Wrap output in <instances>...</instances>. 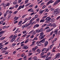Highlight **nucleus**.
I'll list each match as a JSON object with an SVG mask.
<instances>
[{
	"mask_svg": "<svg viewBox=\"0 0 60 60\" xmlns=\"http://www.w3.org/2000/svg\"><path fill=\"white\" fill-rule=\"evenodd\" d=\"M25 6V5H23V6L20 5V6L17 9V11H19V10L20 9H21V8H23Z\"/></svg>",
	"mask_w": 60,
	"mask_h": 60,
	"instance_id": "obj_4",
	"label": "nucleus"
},
{
	"mask_svg": "<svg viewBox=\"0 0 60 60\" xmlns=\"http://www.w3.org/2000/svg\"><path fill=\"white\" fill-rule=\"evenodd\" d=\"M39 20H40V18H38L36 20V21H37V22H39Z\"/></svg>",
	"mask_w": 60,
	"mask_h": 60,
	"instance_id": "obj_25",
	"label": "nucleus"
},
{
	"mask_svg": "<svg viewBox=\"0 0 60 60\" xmlns=\"http://www.w3.org/2000/svg\"><path fill=\"white\" fill-rule=\"evenodd\" d=\"M17 56L18 57H20L21 56V54H19L17 55Z\"/></svg>",
	"mask_w": 60,
	"mask_h": 60,
	"instance_id": "obj_54",
	"label": "nucleus"
},
{
	"mask_svg": "<svg viewBox=\"0 0 60 60\" xmlns=\"http://www.w3.org/2000/svg\"><path fill=\"white\" fill-rule=\"evenodd\" d=\"M43 31V29L42 28L41 29L39 30V32H42Z\"/></svg>",
	"mask_w": 60,
	"mask_h": 60,
	"instance_id": "obj_32",
	"label": "nucleus"
},
{
	"mask_svg": "<svg viewBox=\"0 0 60 60\" xmlns=\"http://www.w3.org/2000/svg\"><path fill=\"white\" fill-rule=\"evenodd\" d=\"M5 38V37H2L0 38V41H2V40H4V39Z\"/></svg>",
	"mask_w": 60,
	"mask_h": 60,
	"instance_id": "obj_16",
	"label": "nucleus"
},
{
	"mask_svg": "<svg viewBox=\"0 0 60 60\" xmlns=\"http://www.w3.org/2000/svg\"><path fill=\"white\" fill-rule=\"evenodd\" d=\"M39 32H40V30L39 29H38L36 30V33H38Z\"/></svg>",
	"mask_w": 60,
	"mask_h": 60,
	"instance_id": "obj_50",
	"label": "nucleus"
},
{
	"mask_svg": "<svg viewBox=\"0 0 60 60\" xmlns=\"http://www.w3.org/2000/svg\"><path fill=\"white\" fill-rule=\"evenodd\" d=\"M28 48V47L26 45H24L23 47H22V49H27Z\"/></svg>",
	"mask_w": 60,
	"mask_h": 60,
	"instance_id": "obj_10",
	"label": "nucleus"
},
{
	"mask_svg": "<svg viewBox=\"0 0 60 60\" xmlns=\"http://www.w3.org/2000/svg\"><path fill=\"white\" fill-rule=\"evenodd\" d=\"M40 42H40V41L39 42L38 41L36 42V44H39V43H40Z\"/></svg>",
	"mask_w": 60,
	"mask_h": 60,
	"instance_id": "obj_62",
	"label": "nucleus"
},
{
	"mask_svg": "<svg viewBox=\"0 0 60 60\" xmlns=\"http://www.w3.org/2000/svg\"><path fill=\"white\" fill-rule=\"evenodd\" d=\"M45 41V39L44 38L42 40L40 41V42L43 43V42H44Z\"/></svg>",
	"mask_w": 60,
	"mask_h": 60,
	"instance_id": "obj_17",
	"label": "nucleus"
},
{
	"mask_svg": "<svg viewBox=\"0 0 60 60\" xmlns=\"http://www.w3.org/2000/svg\"><path fill=\"white\" fill-rule=\"evenodd\" d=\"M32 49L33 51H34L36 50L34 48H33Z\"/></svg>",
	"mask_w": 60,
	"mask_h": 60,
	"instance_id": "obj_45",
	"label": "nucleus"
},
{
	"mask_svg": "<svg viewBox=\"0 0 60 60\" xmlns=\"http://www.w3.org/2000/svg\"><path fill=\"white\" fill-rule=\"evenodd\" d=\"M22 21H20L18 23V25H20V24H21V23H22Z\"/></svg>",
	"mask_w": 60,
	"mask_h": 60,
	"instance_id": "obj_43",
	"label": "nucleus"
},
{
	"mask_svg": "<svg viewBox=\"0 0 60 60\" xmlns=\"http://www.w3.org/2000/svg\"><path fill=\"white\" fill-rule=\"evenodd\" d=\"M4 31L0 32V34H3L4 33Z\"/></svg>",
	"mask_w": 60,
	"mask_h": 60,
	"instance_id": "obj_35",
	"label": "nucleus"
},
{
	"mask_svg": "<svg viewBox=\"0 0 60 60\" xmlns=\"http://www.w3.org/2000/svg\"><path fill=\"white\" fill-rule=\"evenodd\" d=\"M40 25L39 24H36L34 26V28H35V27H38Z\"/></svg>",
	"mask_w": 60,
	"mask_h": 60,
	"instance_id": "obj_13",
	"label": "nucleus"
},
{
	"mask_svg": "<svg viewBox=\"0 0 60 60\" xmlns=\"http://www.w3.org/2000/svg\"><path fill=\"white\" fill-rule=\"evenodd\" d=\"M49 10H50L51 11H53L54 10V8H49Z\"/></svg>",
	"mask_w": 60,
	"mask_h": 60,
	"instance_id": "obj_19",
	"label": "nucleus"
},
{
	"mask_svg": "<svg viewBox=\"0 0 60 60\" xmlns=\"http://www.w3.org/2000/svg\"><path fill=\"white\" fill-rule=\"evenodd\" d=\"M17 37V34H15L13 36V37L12 38V39L11 40V42H13V41L15 40V39H16V38Z\"/></svg>",
	"mask_w": 60,
	"mask_h": 60,
	"instance_id": "obj_2",
	"label": "nucleus"
},
{
	"mask_svg": "<svg viewBox=\"0 0 60 60\" xmlns=\"http://www.w3.org/2000/svg\"><path fill=\"white\" fill-rule=\"evenodd\" d=\"M60 11V9L59 8H57L56 9L54 10V13L56 14H58L59 13V12Z\"/></svg>",
	"mask_w": 60,
	"mask_h": 60,
	"instance_id": "obj_3",
	"label": "nucleus"
},
{
	"mask_svg": "<svg viewBox=\"0 0 60 60\" xmlns=\"http://www.w3.org/2000/svg\"><path fill=\"white\" fill-rule=\"evenodd\" d=\"M47 49L46 48H44L43 49L41 50V52H43V51H45V52L46 51Z\"/></svg>",
	"mask_w": 60,
	"mask_h": 60,
	"instance_id": "obj_14",
	"label": "nucleus"
},
{
	"mask_svg": "<svg viewBox=\"0 0 60 60\" xmlns=\"http://www.w3.org/2000/svg\"><path fill=\"white\" fill-rule=\"evenodd\" d=\"M33 21V19H31L30 21V23H29V24L30 25H31L32 23V21Z\"/></svg>",
	"mask_w": 60,
	"mask_h": 60,
	"instance_id": "obj_23",
	"label": "nucleus"
},
{
	"mask_svg": "<svg viewBox=\"0 0 60 60\" xmlns=\"http://www.w3.org/2000/svg\"><path fill=\"white\" fill-rule=\"evenodd\" d=\"M53 26V27H54H54H56V23H53L51 25V26Z\"/></svg>",
	"mask_w": 60,
	"mask_h": 60,
	"instance_id": "obj_7",
	"label": "nucleus"
},
{
	"mask_svg": "<svg viewBox=\"0 0 60 60\" xmlns=\"http://www.w3.org/2000/svg\"><path fill=\"white\" fill-rule=\"evenodd\" d=\"M44 11V10L41 11L40 12V13H41V14H42V13H43V12Z\"/></svg>",
	"mask_w": 60,
	"mask_h": 60,
	"instance_id": "obj_55",
	"label": "nucleus"
},
{
	"mask_svg": "<svg viewBox=\"0 0 60 60\" xmlns=\"http://www.w3.org/2000/svg\"><path fill=\"white\" fill-rule=\"evenodd\" d=\"M49 48H48L47 49H46L47 50H46V51L45 52V53H47L48 51H49Z\"/></svg>",
	"mask_w": 60,
	"mask_h": 60,
	"instance_id": "obj_28",
	"label": "nucleus"
},
{
	"mask_svg": "<svg viewBox=\"0 0 60 60\" xmlns=\"http://www.w3.org/2000/svg\"><path fill=\"white\" fill-rule=\"evenodd\" d=\"M16 51H14V52H13V54L14 55H15L16 53Z\"/></svg>",
	"mask_w": 60,
	"mask_h": 60,
	"instance_id": "obj_48",
	"label": "nucleus"
},
{
	"mask_svg": "<svg viewBox=\"0 0 60 60\" xmlns=\"http://www.w3.org/2000/svg\"><path fill=\"white\" fill-rule=\"evenodd\" d=\"M46 55H45L44 56H42V58H45L46 57Z\"/></svg>",
	"mask_w": 60,
	"mask_h": 60,
	"instance_id": "obj_60",
	"label": "nucleus"
},
{
	"mask_svg": "<svg viewBox=\"0 0 60 60\" xmlns=\"http://www.w3.org/2000/svg\"><path fill=\"white\" fill-rule=\"evenodd\" d=\"M37 45L38 46H41V44L40 42L38 44H37Z\"/></svg>",
	"mask_w": 60,
	"mask_h": 60,
	"instance_id": "obj_30",
	"label": "nucleus"
},
{
	"mask_svg": "<svg viewBox=\"0 0 60 60\" xmlns=\"http://www.w3.org/2000/svg\"><path fill=\"white\" fill-rule=\"evenodd\" d=\"M3 6L4 8H5V7H6V4H4Z\"/></svg>",
	"mask_w": 60,
	"mask_h": 60,
	"instance_id": "obj_53",
	"label": "nucleus"
},
{
	"mask_svg": "<svg viewBox=\"0 0 60 60\" xmlns=\"http://www.w3.org/2000/svg\"><path fill=\"white\" fill-rule=\"evenodd\" d=\"M10 5V3H8L6 4V6H8Z\"/></svg>",
	"mask_w": 60,
	"mask_h": 60,
	"instance_id": "obj_38",
	"label": "nucleus"
},
{
	"mask_svg": "<svg viewBox=\"0 0 60 60\" xmlns=\"http://www.w3.org/2000/svg\"><path fill=\"white\" fill-rule=\"evenodd\" d=\"M31 4V3H29L28 4H27L25 6L26 7H27V6H28V5H29V4Z\"/></svg>",
	"mask_w": 60,
	"mask_h": 60,
	"instance_id": "obj_61",
	"label": "nucleus"
},
{
	"mask_svg": "<svg viewBox=\"0 0 60 60\" xmlns=\"http://www.w3.org/2000/svg\"><path fill=\"white\" fill-rule=\"evenodd\" d=\"M51 19V18H50L49 17H47L45 19L46 20H48V21H49Z\"/></svg>",
	"mask_w": 60,
	"mask_h": 60,
	"instance_id": "obj_8",
	"label": "nucleus"
},
{
	"mask_svg": "<svg viewBox=\"0 0 60 60\" xmlns=\"http://www.w3.org/2000/svg\"><path fill=\"white\" fill-rule=\"evenodd\" d=\"M32 34H33L34 35H35V34H36V33L35 32V31L33 30Z\"/></svg>",
	"mask_w": 60,
	"mask_h": 60,
	"instance_id": "obj_29",
	"label": "nucleus"
},
{
	"mask_svg": "<svg viewBox=\"0 0 60 60\" xmlns=\"http://www.w3.org/2000/svg\"><path fill=\"white\" fill-rule=\"evenodd\" d=\"M26 34H25L24 35H23L22 36V37H23V38H24V37H26Z\"/></svg>",
	"mask_w": 60,
	"mask_h": 60,
	"instance_id": "obj_59",
	"label": "nucleus"
},
{
	"mask_svg": "<svg viewBox=\"0 0 60 60\" xmlns=\"http://www.w3.org/2000/svg\"><path fill=\"white\" fill-rule=\"evenodd\" d=\"M16 44L15 43H14L13 44H12V46H13V47H14V46H15V45H16Z\"/></svg>",
	"mask_w": 60,
	"mask_h": 60,
	"instance_id": "obj_47",
	"label": "nucleus"
},
{
	"mask_svg": "<svg viewBox=\"0 0 60 60\" xmlns=\"http://www.w3.org/2000/svg\"><path fill=\"white\" fill-rule=\"evenodd\" d=\"M27 14H26L23 15V16H22V18H24L25 17H26V15H27Z\"/></svg>",
	"mask_w": 60,
	"mask_h": 60,
	"instance_id": "obj_33",
	"label": "nucleus"
},
{
	"mask_svg": "<svg viewBox=\"0 0 60 60\" xmlns=\"http://www.w3.org/2000/svg\"><path fill=\"white\" fill-rule=\"evenodd\" d=\"M47 16H48L47 15L45 16H44L43 18H42V19H45V18H46Z\"/></svg>",
	"mask_w": 60,
	"mask_h": 60,
	"instance_id": "obj_44",
	"label": "nucleus"
},
{
	"mask_svg": "<svg viewBox=\"0 0 60 60\" xmlns=\"http://www.w3.org/2000/svg\"><path fill=\"white\" fill-rule=\"evenodd\" d=\"M60 18V16H58L56 18V19L57 20H58V19H59Z\"/></svg>",
	"mask_w": 60,
	"mask_h": 60,
	"instance_id": "obj_57",
	"label": "nucleus"
},
{
	"mask_svg": "<svg viewBox=\"0 0 60 60\" xmlns=\"http://www.w3.org/2000/svg\"><path fill=\"white\" fill-rule=\"evenodd\" d=\"M29 41V38L27 39L25 41V42L24 43H26L27 42H28V41Z\"/></svg>",
	"mask_w": 60,
	"mask_h": 60,
	"instance_id": "obj_18",
	"label": "nucleus"
},
{
	"mask_svg": "<svg viewBox=\"0 0 60 60\" xmlns=\"http://www.w3.org/2000/svg\"><path fill=\"white\" fill-rule=\"evenodd\" d=\"M51 31V30H50V28H48V29H47V33H48Z\"/></svg>",
	"mask_w": 60,
	"mask_h": 60,
	"instance_id": "obj_27",
	"label": "nucleus"
},
{
	"mask_svg": "<svg viewBox=\"0 0 60 60\" xmlns=\"http://www.w3.org/2000/svg\"><path fill=\"white\" fill-rule=\"evenodd\" d=\"M58 29H56L54 30V32L55 34H57V33H58Z\"/></svg>",
	"mask_w": 60,
	"mask_h": 60,
	"instance_id": "obj_15",
	"label": "nucleus"
},
{
	"mask_svg": "<svg viewBox=\"0 0 60 60\" xmlns=\"http://www.w3.org/2000/svg\"><path fill=\"white\" fill-rule=\"evenodd\" d=\"M48 41H46L45 42L44 45L45 46H47V45H48Z\"/></svg>",
	"mask_w": 60,
	"mask_h": 60,
	"instance_id": "obj_11",
	"label": "nucleus"
},
{
	"mask_svg": "<svg viewBox=\"0 0 60 60\" xmlns=\"http://www.w3.org/2000/svg\"><path fill=\"white\" fill-rule=\"evenodd\" d=\"M8 43H9V42H7L5 43V45H7V44H8Z\"/></svg>",
	"mask_w": 60,
	"mask_h": 60,
	"instance_id": "obj_64",
	"label": "nucleus"
},
{
	"mask_svg": "<svg viewBox=\"0 0 60 60\" xmlns=\"http://www.w3.org/2000/svg\"><path fill=\"white\" fill-rule=\"evenodd\" d=\"M22 33L23 34H26L28 33V32H26V30H24L23 31Z\"/></svg>",
	"mask_w": 60,
	"mask_h": 60,
	"instance_id": "obj_22",
	"label": "nucleus"
},
{
	"mask_svg": "<svg viewBox=\"0 0 60 60\" xmlns=\"http://www.w3.org/2000/svg\"><path fill=\"white\" fill-rule=\"evenodd\" d=\"M4 50V51L2 52V53H5V52L6 51L5 50Z\"/></svg>",
	"mask_w": 60,
	"mask_h": 60,
	"instance_id": "obj_52",
	"label": "nucleus"
},
{
	"mask_svg": "<svg viewBox=\"0 0 60 60\" xmlns=\"http://www.w3.org/2000/svg\"><path fill=\"white\" fill-rule=\"evenodd\" d=\"M46 5H44L42 7V8L43 9H44V8H45V7H46Z\"/></svg>",
	"mask_w": 60,
	"mask_h": 60,
	"instance_id": "obj_56",
	"label": "nucleus"
},
{
	"mask_svg": "<svg viewBox=\"0 0 60 60\" xmlns=\"http://www.w3.org/2000/svg\"><path fill=\"white\" fill-rule=\"evenodd\" d=\"M28 0H26L25 1V4H28Z\"/></svg>",
	"mask_w": 60,
	"mask_h": 60,
	"instance_id": "obj_34",
	"label": "nucleus"
},
{
	"mask_svg": "<svg viewBox=\"0 0 60 60\" xmlns=\"http://www.w3.org/2000/svg\"><path fill=\"white\" fill-rule=\"evenodd\" d=\"M35 18L36 19L38 18V15H36L35 16Z\"/></svg>",
	"mask_w": 60,
	"mask_h": 60,
	"instance_id": "obj_58",
	"label": "nucleus"
},
{
	"mask_svg": "<svg viewBox=\"0 0 60 60\" xmlns=\"http://www.w3.org/2000/svg\"><path fill=\"white\" fill-rule=\"evenodd\" d=\"M30 9V12H34V11H33V9L32 8H31Z\"/></svg>",
	"mask_w": 60,
	"mask_h": 60,
	"instance_id": "obj_51",
	"label": "nucleus"
},
{
	"mask_svg": "<svg viewBox=\"0 0 60 60\" xmlns=\"http://www.w3.org/2000/svg\"><path fill=\"white\" fill-rule=\"evenodd\" d=\"M60 57V54L59 53L57 54L55 56V58H59Z\"/></svg>",
	"mask_w": 60,
	"mask_h": 60,
	"instance_id": "obj_5",
	"label": "nucleus"
},
{
	"mask_svg": "<svg viewBox=\"0 0 60 60\" xmlns=\"http://www.w3.org/2000/svg\"><path fill=\"white\" fill-rule=\"evenodd\" d=\"M8 54V52H6L5 53V55H7Z\"/></svg>",
	"mask_w": 60,
	"mask_h": 60,
	"instance_id": "obj_63",
	"label": "nucleus"
},
{
	"mask_svg": "<svg viewBox=\"0 0 60 60\" xmlns=\"http://www.w3.org/2000/svg\"><path fill=\"white\" fill-rule=\"evenodd\" d=\"M55 20V19L54 18L52 19L51 20V22L53 23Z\"/></svg>",
	"mask_w": 60,
	"mask_h": 60,
	"instance_id": "obj_20",
	"label": "nucleus"
},
{
	"mask_svg": "<svg viewBox=\"0 0 60 60\" xmlns=\"http://www.w3.org/2000/svg\"><path fill=\"white\" fill-rule=\"evenodd\" d=\"M17 3L18 2H14L13 3V4H17Z\"/></svg>",
	"mask_w": 60,
	"mask_h": 60,
	"instance_id": "obj_40",
	"label": "nucleus"
},
{
	"mask_svg": "<svg viewBox=\"0 0 60 60\" xmlns=\"http://www.w3.org/2000/svg\"><path fill=\"white\" fill-rule=\"evenodd\" d=\"M43 34H43V32H42L40 34V35L39 37V39H40L41 40L45 36V35H44L43 36Z\"/></svg>",
	"mask_w": 60,
	"mask_h": 60,
	"instance_id": "obj_1",
	"label": "nucleus"
},
{
	"mask_svg": "<svg viewBox=\"0 0 60 60\" xmlns=\"http://www.w3.org/2000/svg\"><path fill=\"white\" fill-rule=\"evenodd\" d=\"M11 16V15L9 14L8 15V19H10V17Z\"/></svg>",
	"mask_w": 60,
	"mask_h": 60,
	"instance_id": "obj_37",
	"label": "nucleus"
},
{
	"mask_svg": "<svg viewBox=\"0 0 60 60\" xmlns=\"http://www.w3.org/2000/svg\"><path fill=\"white\" fill-rule=\"evenodd\" d=\"M35 40H37L38 38H37V37H35L33 39V41H34Z\"/></svg>",
	"mask_w": 60,
	"mask_h": 60,
	"instance_id": "obj_31",
	"label": "nucleus"
},
{
	"mask_svg": "<svg viewBox=\"0 0 60 60\" xmlns=\"http://www.w3.org/2000/svg\"><path fill=\"white\" fill-rule=\"evenodd\" d=\"M24 56H25V54H23L22 55H21V57H24Z\"/></svg>",
	"mask_w": 60,
	"mask_h": 60,
	"instance_id": "obj_42",
	"label": "nucleus"
},
{
	"mask_svg": "<svg viewBox=\"0 0 60 60\" xmlns=\"http://www.w3.org/2000/svg\"><path fill=\"white\" fill-rule=\"evenodd\" d=\"M6 14H9V10H7L6 11Z\"/></svg>",
	"mask_w": 60,
	"mask_h": 60,
	"instance_id": "obj_49",
	"label": "nucleus"
},
{
	"mask_svg": "<svg viewBox=\"0 0 60 60\" xmlns=\"http://www.w3.org/2000/svg\"><path fill=\"white\" fill-rule=\"evenodd\" d=\"M44 21H45V19H42L40 20V22H44Z\"/></svg>",
	"mask_w": 60,
	"mask_h": 60,
	"instance_id": "obj_26",
	"label": "nucleus"
},
{
	"mask_svg": "<svg viewBox=\"0 0 60 60\" xmlns=\"http://www.w3.org/2000/svg\"><path fill=\"white\" fill-rule=\"evenodd\" d=\"M33 59L34 60H37V57L36 56H34L33 57Z\"/></svg>",
	"mask_w": 60,
	"mask_h": 60,
	"instance_id": "obj_24",
	"label": "nucleus"
},
{
	"mask_svg": "<svg viewBox=\"0 0 60 60\" xmlns=\"http://www.w3.org/2000/svg\"><path fill=\"white\" fill-rule=\"evenodd\" d=\"M53 2H54V1H52V0H50L47 3V5H49L50 3H52Z\"/></svg>",
	"mask_w": 60,
	"mask_h": 60,
	"instance_id": "obj_9",
	"label": "nucleus"
},
{
	"mask_svg": "<svg viewBox=\"0 0 60 60\" xmlns=\"http://www.w3.org/2000/svg\"><path fill=\"white\" fill-rule=\"evenodd\" d=\"M37 52H38V54H40L41 52V50L39 49H38L37 50Z\"/></svg>",
	"mask_w": 60,
	"mask_h": 60,
	"instance_id": "obj_12",
	"label": "nucleus"
},
{
	"mask_svg": "<svg viewBox=\"0 0 60 60\" xmlns=\"http://www.w3.org/2000/svg\"><path fill=\"white\" fill-rule=\"evenodd\" d=\"M19 19V17H17L16 18H15V19L14 20V22L15 21L17 20V19Z\"/></svg>",
	"mask_w": 60,
	"mask_h": 60,
	"instance_id": "obj_39",
	"label": "nucleus"
},
{
	"mask_svg": "<svg viewBox=\"0 0 60 60\" xmlns=\"http://www.w3.org/2000/svg\"><path fill=\"white\" fill-rule=\"evenodd\" d=\"M47 25V24H45L44 25H43L42 26V27H44V26H46Z\"/></svg>",
	"mask_w": 60,
	"mask_h": 60,
	"instance_id": "obj_46",
	"label": "nucleus"
},
{
	"mask_svg": "<svg viewBox=\"0 0 60 60\" xmlns=\"http://www.w3.org/2000/svg\"><path fill=\"white\" fill-rule=\"evenodd\" d=\"M29 25H30L29 24V23H28V24H27V23L26 24L25 26V28H26V27H27V26H29Z\"/></svg>",
	"mask_w": 60,
	"mask_h": 60,
	"instance_id": "obj_21",
	"label": "nucleus"
},
{
	"mask_svg": "<svg viewBox=\"0 0 60 60\" xmlns=\"http://www.w3.org/2000/svg\"><path fill=\"white\" fill-rule=\"evenodd\" d=\"M44 52H43L41 53L40 55L41 56H43V55H44Z\"/></svg>",
	"mask_w": 60,
	"mask_h": 60,
	"instance_id": "obj_36",
	"label": "nucleus"
},
{
	"mask_svg": "<svg viewBox=\"0 0 60 60\" xmlns=\"http://www.w3.org/2000/svg\"><path fill=\"white\" fill-rule=\"evenodd\" d=\"M17 12H18V11H15L14 12V14H17Z\"/></svg>",
	"mask_w": 60,
	"mask_h": 60,
	"instance_id": "obj_41",
	"label": "nucleus"
},
{
	"mask_svg": "<svg viewBox=\"0 0 60 60\" xmlns=\"http://www.w3.org/2000/svg\"><path fill=\"white\" fill-rule=\"evenodd\" d=\"M60 2V0H59L58 1H56L53 4V5H55L58 3H59Z\"/></svg>",
	"mask_w": 60,
	"mask_h": 60,
	"instance_id": "obj_6",
	"label": "nucleus"
}]
</instances>
